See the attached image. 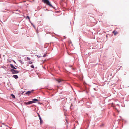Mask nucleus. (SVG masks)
Segmentation results:
<instances>
[{
	"label": "nucleus",
	"instance_id": "nucleus-23",
	"mask_svg": "<svg viewBox=\"0 0 129 129\" xmlns=\"http://www.w3.org/2000/svg\"><path fill=\"white\" fill-rule=\"evenodd\" d=\"M117 33V32H115L114 34V35H116Z\"/></svg>",
	"mask_w": 129,
	"mask_h": 129
},
{
	"label": "nucleus",
	"instance_id": "nucleus-29",
	"mask_svg": "<svg viewBox=\"0 0 129 129\" xmlns=\"http://www.w3.org/2000/svg\"><path fill=\"white\" fill-rule=\"evenodd\" d=\"M72 69L73 70H74L75 69H74V68H72Z\"/></svg>",
	"mask_w": 129,
	"mask_h": 129
},
{
	"label": "nucleus",
	"instance_id": "nucleus-30",
	"mask_svg": "<svg viewBox=\"0 0 129 129\" xmlns=\"http://www.w3.org/2000/svg\"><path fill=\"white\" fill-rule=\"evenodd\" d=\"M117 105H118L119 104H117Z\"/></svg>",
	"mask_w": 129,
	"mask_h": 129
},
{
	"label": "nucleus",
	"instance_id": "nucleus-24",
	"mask_svg": "<svg viewBox=\"0 0 129 129\" xmlns=\"http://www.w3.org/2000/svg\"><path fill=\"white\" fill-rule=\"evenodd\" d=\"M38 116L39 117L40 116V115L39 114H38Z\"/></svg>",
	"mask_w": 129,
	"mask_h": 129
},
{
	"label": "nucleus",
	"instance_id": "nucleus-13",
	"mask_svg": "<svg viewBox=\"0 0 129 129\" xmlns=\"http://www.w3.org/2000/svg\"><path fill=\"white\" fill-rule=\"evenodd\" d=\"M26 18H28L29 20H30V18L28 16H26Z\"/></svg>",
	"mask_w": 129,
	"mask_h": 129
},
{
	"label": "nucleus",
	"instance_id": "nucleus-3",
	"mask_svg": "<svg viewBox=\"0 0 129 129\" xmlns=\"http://www.w3.org/2000/svg\"><path fill=\"white\" fill-rule=\"evenodd\" d=\"M10 65L11 67L12 68V69H13L14 70L17 69L16 68L14 67L12 64H10Z\"/></svg>",
	"mask_w": 129,
	"mask_h": 129
},
{
	"label": "nucleus",
	"instance_id": "nucleus-10",
	"mask_svg": "<svg viewBox=\"0 0 129 129\" xmlns=\"http://www.w3.org/2000/svg\"><path fill=\"white\" fill-rule=\"evenodd\" d=\"M19 61L20 63L22 64H23L24 63V62L21 60H18Z\"/></svg>",
	"mask_w": 129,
	"mask_h": 129
},
{
	"label": "nucleus",
	"instance_id": "nucleus-21",
	"mask_svg": "<svg viewBox=\"0 0 129 129\" xmlns=\"http://www.w3.org/2000/svg\"><path fill=\"white\" fill-rule=\"evenodd\" d=\"M34 91V90H33H33H31L30 91H31V92H32L33 91Z\"/></svg>",
	"mask_w": 129,
	"mask_h": 129
},
{
	"label": "nucleus",
	"instance_id": "nucleus-25",
	"mask_svg": "<svg viewBox=\"0 0 129 129\" xmlns=\"http://www.w3.org/2000/svg\"><path fill=\"white\" fill-rule=\"evenodd\" d=\"M29 22L31 23H32L31 22V21H30V19L29 20Z\"/></svg>",
	"mask_w": 129,
	"mask_h": 129
},
{
	"label": "nucleus",
	"instance_id": "nucleus-2",
	"mask_svg": "<svg viewBox=\"0 0 129 129\" xmlns=\"http://www.w3.org/2000/svg\"><path fill=\"white\" fill-rule=\"evenodd\" d=\"M11 71L12 72V73L13 74H17L19 72V71L13 69H11Z\"/></svg>",
	"mask_w": 129,
	"mask_h": 129
},
{
	"label": "nucleus",
	"instance_id": "nucleus-27",
	"mask_svg": "<svg viewBox=\"0 0 129 129\" xmlns=\"http://www.w3.org/2000/svg\"><path fill=\"white\" fill-rule=\"evenodd\" d=\"M93 89H94V90H96V89L95 88H94Z\"/></svg>",
	"mask_w": 129,
	"mask_h": 129
},
{
	"label": "nucleus",
	"instance_id": "nucleus-8",
	"mask_svg": "<svg viewBox=\"0 0 129 129\" xmlns=\"http://www.w3.org/2000/svg\"><path fill=\"white\" fill-rule=\"evenodd\" d=\"M40 124H42L43 123V121L42 119H40Z\"/></svg>",
	"mask_w": 129,
	"mask_h": 129
},
{
	"label": "nucleus",
	"instance_id": "nucleus-14",
	"mask_svg": "<svg viewBox=\"0 0 129 129\" xmlns=\"http://www.w3.org/2000/svg\"><path fill=\"white\" fill-rule=\"evenodd\" d=\"M28 102H24V104L25 105H28Z\"/></svg>",
	"mask_w": 129,
	"mask_h": 129
},
{
	"label": "nucleus",
	"instance_id": "nucleus-20",
	"mask_svg": "<svg viewBox=\"0 0 129 129\" xmlns=\"http://www.w3.org/2000/svg\"><path fill=\"white\" fill-rule=\"evenodd\" d=\"M25 92V91H24V92H22V94H23L24 93V92Z\"/></svg>",
	"mask_w": 129,
	"mask_h": 129
},
{
	"label": "nucleus",
	"instance_id": "nucleus-6",
	"mask_svg": "<svg viewBox=\"0 0 129 129\" xmlns=\"http://www.w3.org/2000/svg\"><path fill=\"white\" fill-rule=\"evenodd\" d=\"M12 77H13V78H15V79H17L18 78V76L17 75H13V76Z\"/></svg>",
	"mask_w": 129,
	"mask_h": 129
},
{
	"label": "nucleus",
	"instance_id": "nucleus-9",
	"mask_svg": "<svg viewBox=\"0 0 129 129\" xmlns=\"http://www.w3.org/2000/svg\"><path fill=\"white\" fill-rule=\"evenodd\" d=\"M11 96L12 97L14 98H15V96L13 94H11Z\"/></svg>",
	"mask_w": 129,
	"mask_h": 129
},
{
	"label": "nucleus",
	"instance_id": "nucleus-18",
	"mask_svg": "<svg viewBox=\"0 0 129 129\" xmlns=\"http://www.w3.org/2000/svg\"><path fill=\"white\" fill-rule=\"evenodd\" d=\"M31 25H33V27H35V26L34 25V24L32 23H31Z\"/></svg>",
	"mask_w": 129,
	"mask_h": 129
},
{
	"label": "nucleus",
	"instance_id": "nucleus-15",
	"mask_svg": "<svg viewBox=\"0 0 129 129\" xmlns=\"http://www.w3.org/2000/svg\"><path fill=\"white\" fill-rule=\"evenodd\" d=\"M47 55L46 54H44L43 55V57H46Z\"/></svg>",
	"mask_w": 129,
	"mask_h": 129
},
{
	"label": "nucleus",
	"instance_id": "nucleus-26",
	"mask_svg": "<svg viewBox=\"0 0 129 129\" xmlns=\"http://www.w3.org/2000/svg\"><path fill=\"white\" fill-rule=\"evenodd\" d=\"M106 38H107L108 37V36L107 35H106Z\"/></svg>",
	"mask_w": 129,
	"mask_h": 129
},
{
	"label": "nucleus",
	"instance_id": "nucleus-28",
	"mask_svg": "<svg viewBox=\"0 0 129 129\" xmlns=\"http://www.w3.org/2000/svg\"><path fill=\"white\" fill-rule=\"evenodd\" d=\"M13 62L15 63L16 62H15V61H14V60H13Z\"/></svg>",
	"mask_w": 129,
	"mask_h": 129
},
{
	"label": "nucleus",
	"instance_id": "nucleus-31",
	"mask_svg": "<svg viewBox=\"0 0 129 129\" xmlns=\"http://www.w3.org/2000/svg\"><path fill=\"white\" fill-rule=\"evenodd\" d=\"M15 67H17V66H15Z\"/></svg>",
	"mask_w": 129,
	"mask_h": 129
},
{
	"label": "nucleus",
	"instance_id": "nucleus-12",
	"mask_svg": "<svg viewBox=\"0 0 129 129\" xmlns=\"http://www.w3.org/2000/svg\"><path fill=\"white\" fill-rule=\"evenodd\" d=\"M57 81L59 83H60V82H61V80H60V79H58L57 80Z\"/></svg>",
	"mask_w": 129,
	"mask_h": 129
},
{
	"label": "nucleus",
	"instance_id": "nucleus-4",
	"mask_svg": "<svg viewBox=\"0 0 129 129\" xmlns=\"http://www.w3.org/2000/svg\"><path fill=\"white\" fill-rule=\"evenodd\" d=\"M31 93V91H28L26 92H25V93L24 94V95H25V94H27L28 95H29L30 93Z\"/></svg>",
	"mask_w": 129,
	"mask_h": 129
},
{
	"label": "nucleus",
	"instance_id": "nucleus-11",
	"mask_svg": "<svg viewBox=\"0 0 129 129\" xmlns=\"http://www.w3.org/2000/svg\"><path fill=\"white\" fill-rule=\"evenodd\" d=\"M30 67L33 69H34L35 68V67L33 64H31L30 66Z\"/></svg>",
	"mask_w": 129,
	"mask_h": 129
},
{
	"label": "nucleus",
	"instance_id": "nucleus-16",
	"mask_svg": "<svg viewBox=\"0 0 129 129\" xmlns=\"http://www.w3.org/2000/svg\"><path fill=\"white\" fill-rule=\"evenodd\" d=\"M28 63L29 64H31L33 62L31 61H29L28 62Z\"/></svg>",
	"mask_w": 129,
	"mask_h": 129
},
{
	"label": "nucleus",
	"instance_id": "nucleus-1",
	"mask_svg": "<svg viewBox=\"0 0 129 129\" xmlns=\"http://www.w3.org/2000/svg\"><path fill=\"white\" fill-rule=\"evenodd\" d=\"M42 2L44 3V4H46V5L48 6L49 7L53 8L54 9H55V7H53L52 5L50 3L49 0H42Z\"/></svg>",
	"mask_w": 129,
	"mask_h": 129
},
{
	"label": "nucleus",
	"instance_id": "nucleus-17",
	"mask_svg": "<svg viewBox=\"0 0 129 129\" xmlns=\"http://www.w3.org/2000/svg\"><path fill=\"white\" fill-rule=\"evenodd\" d=\"M27 60H30V59L29 57H27Z\"/></svg>",
	"mask_w": 129,
	"mask_h": 129
},
{
	"label": "nucleus",
	"instance_id": "nucleus-19",
	"mask_svg": "<svg viewBox=\"0 0 129 129\" xmlns=\"http://www.w3.org/2000/svg\"><path fill=\"white\" fill-rule=\"evenodd\" d=\"M36 56L38 57V58H39L40 57V56H39L38 55H36Z\"/></svg>",
	"mask_w": 129,
	"mask_h": 129
},
{
	"label": "nucleus",
	"instance_id": "nucleus-5",
	"mask_svg": "<svg viewBox=\"0 0 129 129\" xmlns=\"http://www.w3.org/2000/svg\"><path fill=\"white\" fill-rule=\"evenodd\" d=\"M35 102L34 101H28V105H29L30 104H33V103H35Z\"/></svg>",
	"mask_w": 129,
	"mask_h": 129
},
{
	"label": "nucleus",
	"instance_id": "nucleus-22",
	"mask_svg": "<svg viewBox=\"0 0 129 129\" xmlns=\"http://www.w3.org/2000/svg\"><path fill=\"white\" fill-rule=\"evenodd\" d=\"M39 118L40 120L42 119L41 116L39 117Z\"/></svg>",
	"mask_w": 129,
	"mask_h": 129
},
{
	"label": "nucleus",
	"instance_id": "nucleus-7",
	"mask_svg": "<svg viewBox=\"0 0 129 129\" xmlns=\"http://www.w3.org/2000/svg\"><path fill=\"white\" fill-rule=\"evenodd\" d=\"M32 100L33 101H34V102L35 101H38V100L37 99H33Z\"/></svg>",
	"mask_w": 129,
	"mask_h": 129
}]
</instances>
